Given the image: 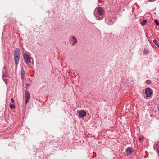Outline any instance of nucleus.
Listing matches in <instances>:
<instances>
[{
    "instance_id": "f257e3e1",
    "label": "nucleus",
    "mask_w": 159,
    "mask_h": 159,
    "mask_svg": "<svg viewBox=\"0 0 159 159\" xmlns=\"http://www.w3.org/2000/svg\"><path fill=\"white\" fill-rule=\"evenodd\" d=\"M104 12V10L102 7H98L96 8L94 11V14L97 20H100L103 19Z\"/></svg>"
},
{
    "instance_id": "f03ea898",
    "label": "nucleus",
    "mask_w": 159,
    "mask_h": 159,
    "mask_svg": "<svg viewBox=\"0 0 159 159\" xmlns=\"http://www.w3.org/2000/svg\"><path fill=\"white\" fill-rule=\"evenodd\" d=\"M20 49L19 48H17L14 53V58L15 64L17 65L20 59Z\"/></svg>"
},
{
    "instance_id": "7ed1b4c3",
    "label": "nucleus",
    "mask_w": 159,
    "mask_h": 159,
    "mask_svg": "<svg viewBox=\"0 0 159 159\" xmlns=\"http://www.w3.org/2000/svg\"><path fill=\"white\" fill-rule=\"evenodd\" d=\"M77 113L79 115V118H82L84 117L86 114V112L84 110H81L80 111H77Z\"/></svg>"
},
{
    "instance_id": "20e7f679",
    "label": "nucleus",
    "mask_w": 159,
    "mask_h": 159,
    "mask_svg": "<svg viewBox=\"0 0 159 159\" xmlns=\"http://www.w3.org/2000/svg\"><path fill=\"white\" fill-rule=\"evenodd\" d=\"M23 57L26 64H29L31 62V58L28 55L26 54H24L23 55Z\"/></svg>"
},
{
    "instance_id": "39448f33",
    "label": "nucleus",
    "mask_w": 159,
    "mask_h": 159,
    "mask_svg": "<svg viewBox=\"0 0 159 159\" xmlns=\"http://www.w3.org/2000/svg\"><path fill=\"white\" fill-rule=\"evenodd\" d=\"M105 22L109 25H112L114 23V21L112 20V19L109 17L105 19Z\"/></svg>"
},
{
    "instance_id": "423d86ee",
    "label": "nucleus",
    "mask_w": 159,
    "mask_h": 159,
    "mask_svg": "<svg viewBox=\"0 0 159 159\" xmlns=\"http://www.w3.org/2000/svg\"><path fill=\"white\" fill-rule=\"evenodd\" d=\"M145 93L147 97H150L152 94V92L151 91L150 89L147 88L145 90Z\"/></svg>"
},
{
    "instance_id": "0eeeda50",
    "label": "nucleus",
    "mask_w": 159,
    "mask_h": 159,
    "mask_svg": "<svg viewBox=\"0 0 159 159\" xmlns=\"http://www.w3.org/2000/svg\"><path fill=\"white\" fill-rule=\"evenodd\" d=\"M30 98L29 93L28 92H26L25 94V103L27 104L28 103Z\"/></svg>"
},
{
    "instance_id": "6e6552de",
    "label": "nucleus",
    "mask_w": 159,
    "mask_h": 159,
    "mask_svg": "<svg viewBox=\"0 0 159 159\" xmlns=\"http://www.w3.org/2000/svg\"><path fill=\"white\" fill-rule=\"evenodd\" d=\"M71 44L72 45L74 46L76 45L77 43V40L75 37H73L72 40H71Z\"/></svg>"
},
{
    "instance_id": "1a4fd4ad",
    "label": "nucleus",
    "mask_w": 159,
    "mask_h": 159,
    "mask_svg": "<svg viewBox=\"0 0 159 159\" xmlns=\"http://www.w3.org/2000/svg\"><path fill=\"white\" fill-rule=\"evenodd\" d=\"M126 151L128 154H130L133 152V149L132 148L130 147L127 149Z\"/></svg>"
},
{
    "instance_id": "9d476101",
    "label": "nucleus",
    "mask_w": 159,
    "mask_h": 159,
    "mask_svg": "<svg viewBox=\"0 0 159 159\" xmlns=\"http://www.w3.org/2000/svg\"><path fill=\"white\" fill-rule=\"evenodd\" d=\"M25 72L24 69H23V67H22L21 69V77L22 79L24 78L25 76Z\"/></svg>"
},
{
    "instance_id": "9b49d317",
    "label": "nucleus",
    "mask_w": 159,
    "mask_h": 159,
    "mask_svg": "<svg viewBox=\"0 0 159 159\" xmlns=\"http://www.w3.org/2000/svg\"><path fill=\"white\" fill-rule=\"evenodd\" d=\"M154 43L158 47H159V44H158L157 41L156 39H154L153 40Z\"/></svg>"
},
{
    "instance_id": "f8f14e48",
    "label": "nucleus",
    "mask_w": 159,
    "mask_h": 159,
    "mask_svg": "<svg viewBox=\"0 0 159 159\" xmlns=\"http://www.w3.org/2000/svg\"><path fill=\"white\" fill-rule=\"evenodd\" d=\"M146 22H147V21L146 20H143V22H142L141 23V24L142 25H143L144 26L146 25Z\"/></svg>"
},
{
    "instance_id": "ddd939ff",
    "label": "nucleus",
    "mask_w": 159,
    "mask_h": 159,
    "mask_svg": "<svg viewBox=\"0 0 159 159\" xmlns=\"http://www.w3.org/2000/svg\"><path fill=\"white\" fill-rule=\"evenodd\" d=\"M10 107L11 109H13L15 108V107L14 105L11 104L10 105Z\"/></svg>"
},
{
    "instance_id": "4468645a",
    "label": "nucleus",
    "mask_w": 159,
    "mask_h": 159,
    "mask_svg": "<svg viewBox=\"0 0 159 159\" xmlns=\"http://www.w3.org/2000/svg\"><path fill=\"white\" fill-rule=\"evenodd\" d=\"M154 22L156 23L157 25H159V23L158 22V21L157 19H156L154 21Z\"/></svg>"
},
{
    "instance_id": "2eb2a0df",
    "label": "nucleus",
    "mask_w": 159,
    "mask_h": 159,
    "mask_svg": "<svg viewBox=\"0 0 159 159\" xmlns=\"http://www.w3.org/2000/svg\"><path fill=\"white\" fill-rule=\"evenodd\" d=\"M143 139V137H139V141H141Z\"/></svg>"
},
{
    "instance_id": "dca6fc26",
    "label": "nucleus",
    "mask_w": 159,
    "mask_h": 159,
    "mask_svg": "<svg viewBox=\"0 0 159 159\" xmlns=\"http://www.w3.org/2000/svg\"><path fill=\"white\" fill-rule=\"evenodd\" d=\"M11 101L12 102V103H14V99L12 98H11Z\"/></svg>"
},
{
    "instance_id": "f3484780",
    "label": "nucleus",
    "mask_w": 159,
    "mask_h": 159,
    "mask_svg": "<svg viewBox=\"0 0 159 159\" xmlns=\"http://www.w3.org/2000/svg\"><path fill=\"white\" fill-rule=\"evenodd\" d=\"M30 86V84L29 83H28L26 84L27 87H29Z\"/></svg>"
},
{
    "instance_id": "a211bd4d",
    "label": "nucleus",
    "mask_w": 159,
    "mask_h": 159,
    "mask_svg": "<svg viewBox=\"0 0 159 159\" xmlns=\"http://www.w3.org/2000/svg\"><path fill=\"white\" fill-rule=\"evenodd\" d=\"M157 151L159 153V147L158 148H157Z\"/></svg>"
},
{
    "instance_id": "6ab92c4d",
    "label": "nucleus",
    "mask_w": 159,
    "mask_h": 159,
    "mask_svg": "<svg viewBox=\"0 0 159 159\" xmlns=\"http://www.w3.org/2000/svg\"><path fill=\"white\" fill-rule=\"evenodd\" d=\"M149 0V1H150V2H151V1H150V0Z\"/></svg>"
}]
</instances>
